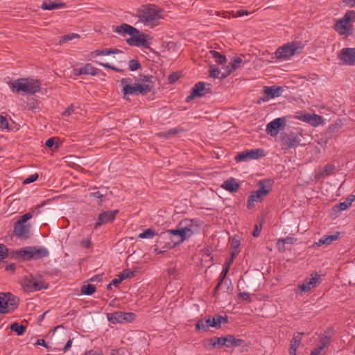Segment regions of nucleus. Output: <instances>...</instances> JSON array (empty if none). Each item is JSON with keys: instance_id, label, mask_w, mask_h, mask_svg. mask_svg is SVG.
I'll use <instances>...</instances> for the list:
<instances>
[{"instance_id": "7", "label": "nucleus", "mask_w": 355, "mask_h": 355, "mask_svg": "<svg viewBox=\"0 0 355 355\" xmlns=\"http://www.w3.org/2000/svg\"><path fill=\"white\" fill-rule=\"evenodd\" d=\"M21 285L25 292L38 291L48 287V284L44 282L41 276H33L31 274L24 276Z\"/></svg>"}, {"instance_id": "39", "label": "nucleus", "mask_w": 355, "mask_h": 355, "mask_svg": "<svg viewBox=\"0 0 355 355\" xmlns=\"http://www.w3.org/2000/svg\"><path fill=\"white\" fill-rule=\"evenodd\" d=\"M95 291H96L95 286L90 284H87V285H83L81 287V293L87 295H91L94 294L95 293Z\"/></svg>"}, {"instance_id": "50", "label": "nucleus", "mask_w": 355, "mask_h": 355, "mask_svg": "<svg viewBox=\"0 0 355 355\" xmlns=\"http://www.w3.org/2000/svg\"><path fill=\"white\" fill-rule=\"evenodd\" d=\"M8 250L3 244H0V260L3 259L7 256Z\"/></svg>"}, {"instance_id": "46", "label": "nucleus", "mask_w": 355, "mask_h": 355, "mask_svg": "<svg viewBox=\"0 0 355 355\" xmlns=\"http://www.w3.org/2000/svg\"><path fill=\"white\" fill-rule=\"evenodd\" d=\"M133 276H134V272H132V270H128V269L123 270L118 275V277H119L122 281L123 279H128V278H131Z\"/></svg>"}, {"instance_id": "54", "label": "nucleus", "mask_w": 355, "mask_h": 355, "mask_svg": "<svg viewBox=\"0 0 355 355\" xmlns=\"http://www.w3.org/2000/svg\"><path fill=\"white\" fill-rule=\"evenodd\" d=\"M310 115L311 114L309 113H302L300 115L297 116V119L300 121L309 123Z\"/></svg>"}, {"instance_id": "23", "label": "nucleus", "mask_w": 355, "mask_h": 355, "mask_svg": "<svg viewBox=\"0 0 355 355\" xmlns=\"http://www.w3.org/2000/svg\"><path fill=\"white\" fill-rule=\"evenodd\" d=\"M32 248V259H39L48 257L49 252L44 247H31Z\"/></svg>"}, {"instance_id": "60", "label": "nucleus", "mask_w": 355, "mask_h": 355, "mask_svg": "<svg viewBox=\"0 0 355 355\" xmlns=\"http://www.w3.org/2000/svg\"><path fill=\"white\" fill-rule=\"evenodd\" d=\"M90 196L100 199L101 202L103 201L104 195L100 191H95L90 193Z\"/></svg>"}, {"instance_id": "38", "label": "nucleus", "mask_w": 355, "mask_h": 355, "mask_svg": "<svg viewBox=\"0 0 355 355\" xmlns=\"http://www.w3.org/2000/svg\"><path fill=\"white\" fill-rule=\"evenodd\" d=\"M339 20L343 21L345 24H349L355 20V11L354 10H348L343 18Z\"/></svg>"}, {"instance_id": "14", "label": "nucleus", "mask_w": 355, "mask_h": 355, "mask_svg": "<svg viewBox=\"0 0 355 355\" xmlns=\"http://www.w3.org/2000/svg\"><path fill=\"white\" fill-rule=\"evenodd\" d=\"M286 125V119L284 117L277 118L268 123L266 132L272 137H275L281 128H284Z\"/></svg>"}, {"instance_id": "41", "label": "nucleus", "mask_w": 355, "mask_h": 355, "mask_svg": "<svg viewBox=\"0 0 355 355\" xmlns=\"http://www.w3.org/2000/svg\"><path fill=\"white\" fill-rule=\"evenodd\" d=\"M155 234V232L153 230L148 228L140 233L138 237L140 239H152Z\"/></svg>"}, {"instance_id": "32", "label": "nucleus", "mask_w": 355, "mask_h": 355, "mask_svg": "<svg viewBox=\"0 0 355 355\" xmlns=\"http://www.w3.org/2000/svg\"><path fill=\"white\" fill-rule=\"evenodd\" d=\"M214 320L212 321L213 327L216 329L220 328L222 323H227L228 322V317L227 315L222 316L220 315H216L213 317Z\"/></svg>"}, {"instance_id": "37", "label": "nucleus", "mask_w": 355, "mask_h": 355, "mask_svg": "<svg viewBox=\"0 0 355 355\" xmlns=\"http://www.w3.org/2000/svg\"><path fill=\"white\" fill-rule=\"evenodd\" d=\"M183 130L179 128H171L165 132H159L157 136L159 137L170 138L172 135H177Z\"/></svg>"}, {"instance_id": "25", "label": "nucleus", "mask_w": 355, "mask_h": 355, "mask_svg": "<svg viewBox=\"0 0 355 355\" xmlns=\"http://www.w3.org/2000/svg\"><path fill=\"white\" fill-rule=\"evenodd\" d=\"M214 320L213 317L209 316L205 320H198L196 324V329L197 330H202L203 331H207L209 330V327H213L212 321Z\"/></svg>"}, {"instance_id": "9", "label": "nucleus", "mask_w": 355, "mask_h": 355, "mask_svg": "<svg viewBox=\"0 0 355 355\" xmlns=\"http://www.w3.org/2000/svg\"><path fill=\"white\" fill-rule=\"evenodd\" d=\"M19 300L10 293H0V313H10L17 309Z\"/></svg>"}, {"instance_id": "27", "label": "nucleus", "mask_w": 355, "mask_h": 355, "mask_svg": "<svg viewBox=\"0 0 355 355\" xmlns=\"http://www.w3.org/2000/svg\"><path fill=\"white\" fill-rule=\"evenodd\" d=\"M65 7L64 3H56L51 1H44L42 3L41 8L44 10H52L55 9L62 8Z\"/></svg>"}, {"instance_id": "29", "label": "nucleus", "mask_w": 355, "mask_h": 355, "mask_svg": "<svg viewBox=\"0 0 355 355\" xmlns=\"http://www.w3.org/2000/svg\"><path fill=\"white\" fill-rule=\"evenodd\" d=\"M339 232H336L334 234L324 235L318 241V245H329L333 241H336L339 237Z\"/></svg>"}, {"instance_id": "22", "label": "nucleus", "mask_w": 355, "mask_h": 355, "mask_svg": "<svg viewBox=\"0 0 355 355\" xmlns=\"http://www.w3.org/2000/svg\"><path fill=\"white\" fill-rule=\"evenodd\" d=\"M221 187L230 192L234 193L237 191L240 187V185L235 178H232L224 181L221 185Z\"/></svg>"}, {"instance_id": "59", "label": "nucleus", "mask_w": 355, "mask_h": 355, "mask_svg": "<svg viewBox=\"0 0 355 355\" xmlns=\"http://www.w3.org/2000/svg\"><path fill=\"white\" fill-rule=\"evenodd\" d=\"M239 296L242 298V300H245V301H249L250 302L251 301V299H250V293H246V292H241L239 293Z\"/></svg>"}, {"instance_id": "52", "label": "nucleus", "mask_w": 355, "mask_h": 355, "mask_svg": "<svg viewBox=\"0 0 355 355\" xmlns=\"http://www.w3.org/2000/svg\"><path fill=\"white\" fill-rule=\"evenodd\" d=\"M8 127V122L7 119L1 115H0V128L5 129Z\"/></svg>"}, {"instance_id": "20", "label": "nucleus", "mask_w": 355, "mask_h": 355, "mask_svg": "<svg viewBox=\"0 0 355 355\" xmlns=\"http://www.w3.org/2000/svg\"><path fill=\"white\" fill-rule=\"evenodd\" d=\"M242 62V59L239 57L234 58L231 62L227 66L225 72L221 75V78H225L232 72L238 69Z\"/></svg>"}, {"instance_id": "51", "label": "nucleus", "mask_w": 355, "mask_h": 355, "mask_svg": "<svg viewBox=\"0 0 355 355\" xmlns=\"http://www.w3.org/2000/svg\"><path fill=\"white\" fill-rule=\"evenodd\" d=\"M38 178V175L37 173L33 174L24 180V184H30L35 182Z\"/></svg>"}, {"instance_id": "28", "label": "nucleus", "mask_w": 355, "mask_h": 355, "mask_svg": "<svg viewBox=\"0 0 355 355\" xmlns=\"http://www.w3.org/2000/svg\"><path fill=\"white\" fill-rule=\"evenodd\" d=\"M122 51L118 49H103L95 50L92 53V56L109 55L110 54H118Z\"/></svg>"}, {"instance_id": "5", "label": "nucleus", "mask_w": 355, "mask_h": 355, "mask_svg": "<svg viewBox=\"0 0 355 355\" xmlns=\"http://www.w3.org/2000/svg\"><path fill=\"white\" fill-rule=\"evenodd\" d=\"M273 183V180L270 179L260 180L257 184L258 189L252 191L248 196V209H252L254 207V202L261 201L270 193Z\"/></svg>"}, {"instance_id": "40", "label": "nucleus", "mask_w": 355, "mask_h": 355, "mask_svg": "<svg viewBox=\"0 0 355 355\" xmlns=\"http://www.w3.org/2000/svg\"><path fill=\"white\" fill-rule=\"evenodd\" d=\"M249 159H258L263 155V151L260 149H252L248 150Z\"/></svg>"}, {"instance_id": "12", "label": "nucleus", "mask_w": 355, "mask_h": 355, "mask_svg": "<svg viewBox=\"0 0 355 355\" xmlns=\"http://www.w3.org/2000/svg\"><path fill=\"white\" fill-rule=\"evenodd\" d=\"M338 58L345 65L355 64V48H343L338 54Z\"/></svg>"}, {"instance_id": "15", "label": "nucleus", "mask_w": 355, "mask_h": 355, "mask_svg": "<svg viewBox=\"0 0 355 355\" xmlns=\"http://www.w3.org/2000/svg\"><path fill=\"white\" fill-rule=\"evenodd\" d=\"M205 92H209V89L206 88V84L204 82H198L197 83L194 87L192 88V90L190 94L187 97V102H189L192 99L196 97H201L202 96Z\"/></svg>"}, {"instance_id": "4", "label": "nucleus", "mask_w": 355, "mask_h": 355, "mask_svg": "<svg viewBox=\"0 0 355 355\" xmlns=\"http://www.w3.org/2000/svg\"><path fill=\"white\" fill-rule=\"evenodd\" d=\"M9 86L13 92L17 94L23 92L32 95L40 90L41 83L38 80L31 78H20L14 82H10Z\"/></svg>"}, {"instance_id": "19", "label": "nucleus", "mask_w": 355, "mask_h": 355, "mask_svg": "<svg viewBox=\"0 0 355 355\" xmlns=\"http://www.w3.org/2000/svg\"><path fill=\"white\" fill-rule=\"evenodd\" d=\"M98 69L94 67L91 64H86L84 67L75 69L74 74L76 76L79 75H92L95 76L97 74Z\"/></svg>"}, {"instance_id": "33", "label": "nucleus", "mask_w": 355, "mask_h": 355, "mask_svg": "<svg viewBox=\"0 0 355 355\" xmlns=\"http://www.w3.org/2000/svg\"><path fill=\"white\" fill-rule=\"evenodd\" d=\"M323 122L324 119L322 116L318 114H313L310 115L308 123L311 125L312 126L316 127L322 124Z\"/></svg>"}, {"instance_id": "53", "label": "nucleus", "mask_w": 355, "mask_h": 355, "mask_svg": "<svg viewBox=\"0 0 355 355\" xmlns=\"http://www.w3.org/2000/svg\"><path fill=\"white\" fill-rule=\"evenodd\" d=\"M180 76L178 73H173L168 76V81L170 83H174L180 78Z\"/></svg>"}, {"instance_id": "3", "label": "nucleus", "mask_w": 355, "mask_h": 355, "mask_svg": "<svg viewBox=\"0 0 355 355\" xmlns=\"http://www.w3.org/2000/svg\"><path fill=\"white\" fill-rule=\"evenodd\" d=\"M162 10L155 4L142 5L137 10L136 17L146 26L162 18Z\"/></svg>"}, {"instance_id": "63", "label": "nucleus", "mask_w": 355, "mask_h": 355, "mask_svg": "<svg viewBox=\"0 0 355 355\" xmlns=\"http://www.w3.org/2000/svg\"><path fill=\"white\" fill-rule=\"evenodd\" d=\"M81 245L85 248H90L91 241L89 239H84L81 241Z\"/></svg>"}, {"instance_id": "16", "label": "nucleus", "mask_w": 355, "mask_h": 355, "mask_svg": "<svg viewBox=\"0 0 355 355\" xmlns=\"http://www.w3.org/2000/svg\"><path fill=\"white\" fill-rule=\"evenodd\" d=\"M118 210L113 211H105L101 213L98 216L96 223H95L94 227L97 228L101 225L105 224L108 222L114 220L116 215L118 214Z\"/></svg>"}, {"instance_id": "48", "label": "nucleus", "mask_w": 355, "mask_h": 355, "mask_svg": "<svg viewBox=\"0 0 355 355\" xmlns=\"http://www.w3.org/2000/svg\"><path fill=\"white\" fill-rule=\"evenodd\" d=\"M32 217L33 214L31 212H28L21 216L20 218L17 220V222L25 224V223L28 221L29 219H31Z\"/></svg>"}, {"instance_id": "49", "label": "nucleus", "mask_w": 355, "mask_h": 355, "mask_svg": "<svg viewBox=\"0 0 355 355\" xmlns=\"http://www.w3.org/2000/svg\"><path fill=\"white\" fill-rule=\"evenodd\" d=\"M296 241L297 239L291 236H287L286 238L282 239V246L284 247L285 244H293Z\"/></svg>"}, {"instance_id": "6", "label": "nucleus", "mask_w": 355, "mask_h": 355, "mask_svg": "<svg viewBox=\"0 0 355 355\" xmlns=\"http://www.w3.org/2000/svg\"><path fill=\"white\" fill-rule=\"evenodd\" d=\"M304 47L301 42L287 43L279 47L275 51L276 58L279 60H286L295 54L300 53Z\"/></svg>"}, {"instance_id": "55", "label": "nucleus", "mask_w": 355, "mask_h": 355, "mask_svg": "<svg viewBox=\"0 0 355 355\" xmlns=\"http://www.w3.org/2000/svg\"><path fill=\"white\" fill-rule=\"evenodd\" d=\"M261 227H262L261 224L256 225L254 226V230H253V232H252L253 236L257 237V236H259L260 235V233H261Z\"/></svg>"}, {"instance_id": "26", "label": "nucleus", "mask_w": 355, "mask_h": 355, "mask_svg": "<svg viewBox=\"0 0 355 355\" xmlns=\"http://www.w3.org/2000/svg\"><path fill=\"white\" fill-rule=\"evenodd\" d=\"M354 200L355 196H350L349 197L347 198L344 202L336 205L334 207V211H344L347 209L352 205V203Z\"/></svg>"}, {"instance_id": "61", "label": "nucleus", "mask_w": 355, "mask_h": 355, "mask_svg": "<svg viewBox=\"0 0 355 355\" xmlns=\"http://www.w3.org/2000/svg\"><path fill=\"white\" fill-rule=\"evenodd\" d=\"M74 112V106L73 105H71L69 107H67L64 112L63 115L64 116H69L72 113Z\"/></svg>"}, {"instance_id": "35", "label": "nucleus", "mask_w": 355, "mask_h": 355, "mask_svg": "<svg viewBox=\"0 0 355 355\" xmlns=\"http://www.w3.org/2000/svg\"><path fill=\"white\" fill-rule=\"evenodd\" d=\"M335 169V166L333 164H327L322 171L316 174L315 178H320L321 175L326 176L331 175Z\"/></svg>"}, {"instance_id": "56", "label": "nucleus", "mask_w": 355, "mask_h": 355, "mask_svg": "<svg viewBox=\"0 0 355 355\" xmlns=\"http://www.w3.org/2000/svg\"><path fill=\"white\" fill-rule=\"evenodd\" d=\"M239 245H240V240H239V237L234 236L232 239V241L231 243L232 248L234 249H236L239 247Z\"/></svg>"}, {"instance_id": "44", "label": "nucleus", "mask_w": 355, "mask_h": 355, "mask_svg": "<svg viewBox=\"0 0 355 355\" xmlns=\"http://www.w3.org/2000/svg\"><path fill=\"white\" fill-rule=\"evenodd\" d=\"M209 76L214 78H220V70L215 65H211L209 69ZM221 78V76H220Z\"/></svg>"}, {"instance_id": "21", "label": "nucleus", "mask_w": 355, "mask_h": 355, "mask_svg": "<svg viewBox=\"0 0 355 355\" xmlns=\"http://www.w3.org/2000/svg\"><path fill=\"white\" fill-rule=\"evenodd\" d=\"M283 88L279 86L264 87L263 92L267 96L266 100L273 98L282 95Z\"/></svg>"}, {"instance_id": "30", "label": "nucleus", "mask_w": 355, "mask_h": 355, "mask_svg": "<svg viewBox=\"0 0 355 355\" xmlns=\"http://www.w3.org/2000/svg\"><path fill=\"white\" fill-rule=\"evenodd\" d=\"M226 347H234L240 346L243 343V340L236 338L232 335L226 336Z\"/></svg>"}, {"instance_id": "13", "label": "nucleus", "mask_w": 355, "mask_h": 355, "mask_svg": "<svg viewBox=\"0 0 355 355\" xmlns=\"http://www.w3.org/2000/svg\"><path fill=\"white\" fill-rule=\"evenodd\" d=\"M321 282V276L317 272L311 275V278L306 279L302 284L299 285L300 289L303 292H307L316 287Z\"/></svg>"}, {"instance_id": "2", "label": "nucleus", "mask_w": 355, "mask_h": 355, "mask_svg": "<svg viewBox=\"0 0 355 355\" xmlns=\"http://www.w3.org/2000/svg\"><path fill=\"white\" fill-rule=\"evenodd\" d=\"M114 32L121 35L128 34L130 35V37L126 40L127 44L130 46H143L146 49L150 48L148 42L146 40V37L148 35L129 24L124 23L116 26L114 29Z\"/></svg>"}, {"instance_id": "34", "label": "nucleus", "mask_w": 355, "mask_h": 355, "mask_svg": "<svg viewBox=\"0 0 355 355\" xmlns=\"http://www.w3.org/2000/svg\"><path fill=\"white\" fill-rule=\"evenodd\" d=\"M11 331L15 332L17 336H22L26 329V327L18 322H14L10 325Z\"/></svg>"}, {"instance_id": "64", "label": "nucleus", "mask_w": 355, "mask_h": 355, "mask_svg": "<svg viewBox=\"0 0 355 355\" xmlns=\"http://www.w3.org/2000/svg\"><path fill=\"white\" fill-rule=\"evenodd\" d=\"M322 350V349L318 346L312 350L311 355H320Z\"/></svg>"}, {"instance_id": "24", "label": "nucleus", "mask_w": 355, "mask_h": 355, "mask_svg": "<svg viewBox=\"0 0 355 355\" xmlns=\"http://www.w3.org/2000/svg\"><path fill=\"white\" fill-rule=\"evenodd\" d=\"M304 333H297V334H295L293 338H292L290 344V349H289V353L290 355H297L296 354V350L298 348V347L300 345L302 337L301 336Z\"/></svg>"}, {"instance_id": "47", "label": "nucleus", "mask_w": 355, "mask_h": 355, "mask_svg": "<svg viewBox=\"0 0 355 355\" xmlns=\"http://www.w3.org/2000/svg\"><path fill=\"white\" fill-rule=\"evenodd\" d=\"M80 36L78 34H76V33L67 34V35H64L62 37V39L60 40V43L66 42L71 40H73L74 38H78Z\"/></svg>"}, {"instance_id": "8", "label": "nucleus", "mask_w": 355, "mask_h": 355, "mask_svg": "<svg viewBox=\"0 0 355 355\" xmlns=\"http://www.w3.org/2000/svg\"><path fill=\"white\" fill-rule=\"evenodd\" d=\"M130 80V78H122L121 80V83L123 86V92L125 95H137L139 94L146 95L152 89V87L147 84L130 85L128 84V80Z\"/></svg>"}, {"instance_id": "57", "label": "nucleus", "mask_w": 355, "mask_h": 355, "mask_svg": "<svg viewBox=\"0 0 355 355\" xmlns=\"http://www.w3.org/2000/svg\"><path fill=\"white\" fill-rule=\"evenodd\" d=\"M217 343L219 347L225 346L226 347V336L216 337Z\"/></svg>"}, {"instance_id": "43", "label": "nucleus", "mask_w": 355, "mask_h": 355, "mask_svg": "<svg viewBox=\"0 0 355 355\" xmlns=\"http://www.w3.org/2000/svg\"><path fill=\"white\" fill-rule=\"evenodd\" d=\"M331 336H323L320 340V344L318 347H321L322 349L327 347L330 343Z\"/></svg>"}, {"instance_id": "36", "label": "nucleus", "mask_w": 355, "mask_h": 355, "mask_svg": "<svg viewBox=\"0 0 355 355\" xmlns=\"http://www.w3.org/2000/svg\"><path fill=\"white\" fill-rule=\"evenodd\" d=\"M209 53L211 55V56L215 59V62L216 63H218L219 64H223L226 63V61H227L226 57L221 55L219 52L214 51V50H211Z\"/></svg>"}, {"instance_id": "31", "label": "nucleus", "mask_w": 355, "mask_h": 355, "mask_svg": "<svg viewBox=\"0 0 355 355\" xmlns=\"http://www.w3.org/2000/svg\"><path fill=\"white\" fill-rule=\"evenodd\" d=\"M16 254L24 260L32 259V248L31 247H27L18 250Z\"/></svg>"}, {"instance_id": "10", "label": "nucleus", "mask_w": 355, "mask_h": 355, "mask_svg": "<svg viewBox=\"0 0 355 355\" xmlns=\"http://www.w3.org/2000/svg\"><path fill=\"white\" fill-rule=\"evenodd\" d=\"M136 318V315L132 312H123L115 311L114 313H107V318L109 322L112 324L130 322H132Z\"/></svg>"}, {"instance_id": "17", "label": "nucleus", "mask_w": 355, "mask_h": 355, "mask_svg": "<svg viewBox=\"0 0 355 355\" xmlns=\"http://www.w3.org/2000/svg\"><path fill=\"white\" fill-rule=\"evenodd\" d=\"M30 226L24 223L16 222L14 225L15 235L21 239L29 238Z\"/></svg>"}, {"instance_id": "58", "label": "nucleus", "mask_w": 355, "mask_h": 355, "mask_svg": "<svg viewBox=\"0 0 355 355\" xmlns=\"http://www.w3.org/2000/svg\"><path fill=\"white\" fill-rule=\"evenodd\" d=\"M229 268H230V263H227L226 266L223 268L222 272L220 273V282H222L223 281L225 276L227 275V273L229 271Z\"/></svg>"}, {"instance_id": "11", "label": "nucleus", "mask_w": 355, "mask_h": 355, "mask_svg": "<svg viewBox=\"0 0 355 355\" xmlns=\"http://www.w3.org/2000/svg\"><path fill=\"white\" fill-rule=\"evenodd\" d=\"M302 134L300 132H291L285 133L282 137V146L283 149H291L297 147L300 144Z\"/></svg>"}, {"instance_id": "45", "label": "nucleus", "mask_w": 355, "mask_h": 355, "mask_svg": "<svg viewBox=\"0 0 355 355\" xmlns=\"http://www.w3.org/2000/svg\"><path fill=\"white\" fill-rule=\"evenodd\" d=\"M128 67L130 71H136L141 67V64L137 60H130L128 62Z\"/></svg>"}, {"instance_id": "62", "label": "nucleus", "mask_w": 355, "mask_h": 355, "mask_svg": "<svg viewBox=\"0 0 355 355\" xmlns=\"http://www.w3.org/2000/svg\"><path fill=\"white\" fill-rule=\"evenodd\" d=\"M55 139L51 137L48 139L45 142V146L48 148H51L55 145Z\"/></svg>"}, {"instance_id": "1", "label": "nucleus", "mask_w": 355, "mask_h": 355, "mask_svg": "<svg viewBox=\"0 0 355 355\" xmlns=\"http://www.w3.org/2000/svg\"><path fill=\"white\" fill-rule=\"evenodd\" d=\"M193 220L186 219L179 223L177 229L162 232L157 240L155 252L164 253L180 245L193 234Z\"/></svg>"}, {"instance_id": "42", "label": "nucleus", "mask_w": 355, "mask_h": 355, "mask_svg": "<svg viewBox=\"0 0 355 355\" xmlns=\"http://www.w3.org/2000/svg\"><path fill=\"white\" fill-rule=\"evenodd\" d=\"M235 160L239 162H247L250 160L248 150L241 152L235 156Z\"/></svg>"}, {"instance_id": "18", "label": "nucleus", "mask_w": 355, "mask_h": 355, "mask_svg": "<svg viewBox=\"0 0 355 355\" xmlns=\"http://www.w3.org/2000/svg\"><path fill=\"white\" fill-rule=\"evenodd\" d=\"M335 29L341 35H350L353 33L352 26L349 24H345L340 20L336 22Z\"/></svg>"}]
</instances>
